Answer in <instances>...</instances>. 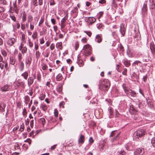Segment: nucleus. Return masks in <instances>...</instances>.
<instances>
[{
    "mask_svg": "<svg viewBox=\"0 0 155 155\" xmlns=\"http://www.w3.org/2000/svg\"><path fill=\"white\" fill-rule=\"evenodd\" d=\"M10 18L11 19L14 21H16V18L14 16H10Z\"/></svg>",
    "mask_w": 155,
    "mask_h": 155,
    "instance_id": "obj_63",
    "label": "nucleus"
},
{
    "mask_svg": "<svg viewBox=\"0 0 155 155\" xmlns=\"http://www.w3.org/2000/svg\"><path fill=\"white\" fill-rule=\"evenodd\" d=\"M41 75L40 73L38 74L37 79L38 81L39 82H40L41 81Z\"/></svg>",
    "mask_w": 155,
    "mask_h": 155,
    "instance_id": "obj_45",
    "label": "nucleus"
},
{
    "mask_svg": "<svg viewBox=\"0 0 155 155\" xmlns=\"http://www.w3.org/2000/svg\"><path fill=\"white\" fill-rule=\"evenodd\" d=\"M94 142V140L93 138L92 137H90L89 139V142L90 143L92 144Z\"/></svg>",
    "mask_w": 155,
    "mask_h": 155,
    "instance_id": "obj_59",
    "label": "nucleus"
},
{
    "mask_svg": "<svg viewBox=\"0 0 155 155\" xmlns=\"http://www.w3.org/2000/svg\"><path fill=\"white\" fill-rule=\"evenodd\" d=\"M151 142L152 146L155 147V138H153L152 139Z\"/></svg>",
    "mask_w": 155,
    "mask_h": 155,
    "instance_id": "obj_43",
    "label": "nucleus"
},
{
    "mask_svg": "<svg viewBox=\"0 0 155 155\" xmlns=\"http://www.w3.org/2000/svg\"><path fill=\"white\" fill-rule=\"evenodd\" d=\"M125 152L124 150H121L119 152L118 155H125Z\"/></svg>",
    "mask_w": 155,
    "mask_h": 155,
    "instance_id": "obj_51",
    "label": "nucleus"
},
{
    "mask_svg": "<svg viewBox=\"0 0 155 155\" xmlns=\"http://www.w3.org/2000/svg\"><path fill=\"white\" fill-rule=\"evenodd\" d=\"M24 125L23 123L20 126V128L19 129V130L21 132L23 131L24 129Z\"/></svg>",
    "mask_w": 155,
    "mask_h": 155,
    "instance_id": "obj_36",
    "label": "nucleus"
},
{
    "mask_svg": "<svg viewBox=\"0 0 155 155\" xmlns=\"http://www.w3.org/2000/svg\"><path fill=\"white\" fill-rule=\"evenodd\" d=\"M139 78L138 76L135 72H134L132 76L131 77V78L132 80H134L135 79H137Z\"/></svg>",
    "mask_w": 155,
    "mask_h": 155,
    "instance_id": "obj_22",
    "label": "nucleus"
},
{
    "mask_svg": "<svg viewBox=\"0 0 155 155\" xmlns=\"http://www.w3.org/2000/svg\"><path fill=\"white\" fill-rule=\"evenodd\" d=\"M39 121L41 123L42 125L44 126L45 124V120L44 118H42L40 119Z\"/></svg>",
    "mask_w": 155,
    "mask_h": 155,
    "instance_id": "obj_30",
    "label": "nucleus"
},
{
    "mask_svg": "<svg viewBox=\"0 0 155 155\" xmlns=\"http://www.w3.org/2000/svg\"><path fill=\"white\" fill-rule=\"evenodd\" d=\"M23 115L24 116H26V115L27 114V112H26V110L25 109V108H24V109L23 110Z\"/></svg>",
    "mask_w": 155,
    "mask_h": 155,
    "instance_id": "obj_60",
    "label": "nucleus"
},
{
    "mask_svg": "<svg viewBox=\"0 0 155 155\" xmlns=\"http://www.w3.org/2000/svg\"><path fill=\"white\" fill-rule=\"evenodd\" d=\"M40 56V53L39 51H36L35 53V57L36 58L38 59Z\"/></svg>",
    "mask_w": 155,
    "mask_h": 155,
    "instance_id": "obj_38",
    "label": "nucleus"
},
{
    "mask_svg": "<svg viewBox=\"0 0 155 155\" xmlns=\"http://www.w3.org/2000/svg\"><path fill=\"white\" fill-rule=\"evenodd\" d=\"M41 107L42 109V110L45 111L47 109V106L45 105H41Z\"/></svg>",
    "mask_w": 155,
    "mask_h": 155,
    "instance_id": "obj_46",
    "label": "nucleus"
},
{
    "mask_svg": "<svg viewBox=\"0 0 155 155\" xmlns=\"http://www.w3.org/2000/svg\"><path fill=\"white\" fill-rule=\"evenodd\" d=\"M4 11V8L3 7L0 6V13H2Z\"/></svg>",
    "mask_w": 155,
    "mask_h": 155,
    "instance_id": "obj_58",
    "label": "nucleus"
},
{
    "mask_svg": "<svg viewBox=\"0 0 155 155\" xmlns=\"http://www.w3.org/2000/svg\"><path fill=\"white\" fill-rule=\"evenodd\" d=\"M85 20L86 22L92 24L95 22L96 19L93 17H86Z\"/></svg>",
    "mask_w": 155,
    "mask_h": 155,
    "instance_id": "obj_4",
    "label": "nucleus"
},
{
    "mask_svg": "<svg viewBox=\"0 0 155 155\" xmlns=\"http://www.w3.org/2000/svg\"><path fill=\"white\" fill-rule=\"evenodd\" d=\"M28 72L25 71L22 74L21 76H22L25 79L27 80L28 77Z\"/></svg>",
    "mask_w": 155,
    "mask_h": 155,
    "instance_id": "obj_23",
    "label": "nucleus"
},
{
    "mask_svg": "<svg viewBox=\"0 0 155 155\" xmlns=\"http://www.w3.org/2000/svg\"><path fill=\"white\" fill-rule=\"evenodd\" d=\"M50 48L52 50L54 49V44L53 43L51 44V45Z\"/></svg>",
    "mask_w": 155,
    "mask_h": 155,
    "instance_id": "obj_61",
    "label": "nucleus"
},
{
    "mask_svg": "<svg viewBox=\"0 0 155 155\" xmlns=\"http://www.w3.org/2000/svg\"><path fill=\"white\" fill-rule=\"evenodd\" d=\"M95 40L98 43H100L102 40V38H101V35H97L96 37Z\"/></svg>",
    "mask_w": 155,
    "mask_h": 155,
    "instance_id": "obj_18",
    "label": "nucleus"
},
{
    "mask_svg": "<svg viewBox=\"0 0 155 155\" xmlns=\"http://www.w3.org/2000/svg\"><path fill=\"white\" fill-rule=\"evenodd\" d=\"M15 41V40L14 38H11L7 41V43L8 45L10 46L12 45Z\"/></svg>",
    "mask_w": 155,
    "mask_h": 155,
    "instance_id": "obj_10",
    "label": "nucleus"
},
{
    "mask_svg": "<svg viewBox=\"0 0 155 155\" xmlns=\"http://www.w3.org/2000/svg\"><path fill=\"white\" fill-rule=\"evenodd\" d=\"M34 82V78L32 77H29L28 80V84L29 87Z\"/></svg>",
    "mask_w": 155,
    "mask_h": 155,
    "instance_id": "obj_13",
    "label": "nucleus"
},
{
    "mask_svg": "<svg viewBox=\"0 0 155 155\" xmlns=\"http://www.w3.org/2000/svg\"><path fill=\"white\" fill-rule=\"evenodd\" d=\"M127 96H130L132 97H136V93L135 92L132 91L131 89L129 90V91L126 94Z\"/></svg>",
    "mask_w": 155,
    "mask_h": 155,
    "instance_id": "obj_8",
    "label": "nucleus"
},
{
    "mask_svg": "<svg viewBox=\"0 0 155 155\" xmlns=\"http://www.w3.org/2000/svg\"><path fill=\"white\" fill-rule=\"evenodd\" d=\"M146 134L145 130L143 129H140L137 130L134 133V135H136L137 137V138L141 137L145 135Z\"/></svg>",
    "mask_w": 155,
    "mask_h": 155,
    "instance_id": "obj_2",
    "label": "nucleus"
},
{
    "mask_svg": "<svg viewBox=\"0 0 155 155\" xmlns=\"http://www.w3.org/2000/svg\"><path fill=\"white\" fill-rule=\"evenodd\" d=\"M18 57L19 61L21 62L22 59V54L21 53H19Z\"/></svg>",
    "mask_w": 155,
    "mask_h": 155,
    "instance_id": "obj_47",
    "label": "nucleus"
},
{
    "mask_svg": "<svg viewBox=\"0 0 155 155\" xmlns=\"http://www.w3.org/2000/svg\"><path fill=\"white\" fill-rule=\"evenodd\" d=\"M24 64L23 62H21L20 65L19 69L20 70L22 71L24 69Z\"/></svg>",
    "mask_w": 155,
    "mask_h": 155,
    "instance_id": "obj_29",
    "label": "nucleus"
},
{
    "mask_svg": "<svg viewBox=\"0 0 155 155\" xmlns=\"http://www.w3.org/2000/svg\"><path fill=\"white\" fill-rule=\"evenodd\" d=\"M84 135H81L78 140V143L79 144H82L84 142Z\"/></svg>",
    "mask_w": 155,
    "mask_h": 155,
    "instance_id": "obj_11",
    "label": "nucleus"
},
{
    "mask_svg": "<svg viewBox=\"0 0 155 155\" xmlns=\"http://www.w3.org/2000/svg\"><path fill=\"white\" fill-rule=\"evenodd\" d=\"M28 43H29V46L30 48H32L33 47V43H32L31 41H30V40L29 39L28 40Z\"/></svg>",
    "mask_w": 155,
    "mask_h": 155,
    "instance_id": "obj_50",
    "label": "nucleus"
},
{
    "mask_svg": "<svg viewBox=\"0 0 155 155\" xmlns=\"http://www.w3.org/2000/svg\"><path fill=\"white\" fill-rule=\"evenodd\" d=\"M84 32L86 33L88 36L90 37H91L92 35V33L90 31H84Z\"/></svg>",
    "mask_w": 155,
    "mask_h": 155,
    "instance_id": "obj_54",
    "label": "nucleus"
},
{
    "mask_svg": "<svg viewBox=\"0 0 155 155\" xmlns=\"http://www.w3.org/2000/svg\"><path fill=\"white\" fill-rule=\"evenodd\" d=\"M150 9H153L155 8V1L154 0H152L151 2L150 0Z\"/></svg>",
    "mask_w": 155,
    "mask_h": 155,
    "instance_id": "obj_19",
    "label": "nucleus"
},
{
    "mask_svg": "<svg viewBox=\"0 0 155 155\" xmlns=\"http://www.w3.org/2000/svg\"><path fill=\"white\" fill-rule=\"evenodd\" d=\"M64 104V101H61L60 102L59 104V106L60 107H62L63 108H64V107L63 106V105Z\"/></svg>",
    "mask_w": 155,
    "mask_h": 155,
    "instance_id": "obj_62",
    "label": "nucleus"
},
{
    "mask_svg": "<svg viewBox=\"0 0 155 155\" xmlns=\"http://www.w3.org/2000/svg\"><path fill=\"white\" fill-rule=\"evenodd\" d=\"M13 5H14L13 9L15 10V12L16 14H18V9L17 8V6L15 4H14Z\"/></svg>",
    "mask_w": 155,
    "mask_h": 155,
    "instance_id": "obj_31",
    "label": "nucleus"
},
{
    "mask_svg": "<svg viewBox=\"0 0 155 155\" xmlns=\"http://www.w3.org/2000/svg\"><path fill=\"white\" fill-rule=\"evenodd\" d=\"M150 48L152 53L155 55V45L153 42H151L150 44Z\"/></svg>",
    "mask_w": 155,
    "mask_h": 155,
    "instance_id": "obj_9",
    "label": "nucleus"
},
{
    "mask_svg": "<svg viewBox=\"0 0 155 155\" xmlns=\"http://www.w3.org/2000/svg\"><path fill=\"white\" fill-rule=\"evenodd\" d=\"M44 21V18H41V20H40L39 24H38V26H40L41 25V24L43 23Z\"/></svg>",
    "mask_w": 155,
    "mask_h": 155,
    "instance_id": "obj_56",
    "label": "nucleus"
},
{
    "mask_svg": "<svg viewBox=\"0 0 155 155\" xmlns=\"http://www.w3.org/2000/svg\"><path fill=\"white\" fill-rule=\"evenodd\" d=\"M2 54L4 57L6 56L7 55L6 52L5 51H2Z\"/></svg>",
    "mask_w": 155,
    "mask_h": 155,
    "instance_id": "obj_55",
    "label": "nucleus"
},
{
    "mask_svg": "<svg viewBox=\"0 0 155 155\" xmlns=\"http://www.w3.org/2000/svg\"><path fill=\"white\" fill-rule=\"evenodd\" d=\"M144 153V150L142 148L137 149L134 152V155H142Z\"/></svg>",
    "mask_w": 155,
    "mask_h": 155,
    "instance_id": "obj_5",
    "label": "nucleus"
},
{
    "mask_svg": "<svg viewBox=\"0 0 155 155\" xmlns=\"http://www.w3.org/2000/svg\"><path fill=\"white\" fill-rule=\"evenodd\" d=\"M32 58L30 56H28L26 57V64H28L30 65L31 62Z\"/></svg>",
    "mask_w": 155,
    "mask_h": 155,
    "instance_id": "obj_16",
    "label": "nucleus"
},
{
    "mask_svg": "<svg viewBox=\"0 0 155 155\" xmlns=\"http://www.w3.org/2000/svg\"><path fill=\"white\" fill-rule=\"evenodd\" d=\"M28 21L31 22V21L33 20V17H32L31 15H29L28 16Z\"/></svg>",
    "mask_w": 155,
    "mask_h": 155,
    "instance_id": "obj_44",
    "label": "nucleus"
},
{
    "mask_svg": "<svg viewBox=\"0 0 155 155\" xmlns=\"http://www.w3.org/2000/svg\"><path fill=\"white\" fill-rule=\"evenodd\" d=\"M99 83H100V84H103L104 86L105 85H106L107 84V85H108V87H109L110 85L109 81L107 79H105L103 80H100L99 81Z\"/></svg>",
    "mask_w": 155,
    "mask_h": 155,
    "instance_id": "obj_7",
    "label": "nucleus"
},
{
    "mask_svg": "<svg viewBox=\"0 0 155 155\" xmlns=\"http://www.w3.org/2000/svg\"><path fill=\"white\" fill-rule=\"evenodd\" d=\"M127 69L125 68L124 69V71L122 72V74L125 75H127Z\"/></svg>",
    "mask_w": 155,
    "mask_h": 155,
    "instance_id": "obj_52",
    "label": "nucleus"
},
{
    "mask_svg": "<svg viewBox=\"0 0 155 155\" xmlns=\"http://www.w3.org/2000/svg\"><path fill=\"white\" fill-rule=\"evenodd\" d=\"M103 26V24H101L97 25V27L99 29H102Z\"/></svg>",
    "mask_w": 155,
    "mask_h": 155,
    "instance_id": "obj_42",
    "label": "nucleus"
},
{
    "mask_svg": "<svg viewBox=\"0 0 155 155\" xmlns=\"http://www.w3.org/2000/svg\"><path fill=\"white\" fill-rule=\"evenodd\" d=\"M10 63L12 65L15 64V58L12 56H10Z\"/></svg>",
    "mask_w": 155,
    "mask_h": 155,
    "instance_id": "obj_26",
    "label": "nucleus"
},
{
    "mask_svg": "<svg viewBox=\"0 0 155 155\" xmlns=\"http://www.w3.org/2000/svg\"><path fill=\"white\" fill-rule=\"evenodd\" d=\"M48 68V66L45 64H44L43 65L42 67V69L43 70H46L47 68Z\"/></svg>",
    "mask_w": 155,
    "mask_h": 155,
    "instance_id": "obj_53",
    "label": "nucleus"
},
{
    "mask_svg": "<svg viewBox=\"0 0 155 155\" xmlns=\"http://www.w3.org/2000/svg\"><path fill=\"white\" fill-rule=\"evenodd\" d=\"M122 87L126 94L129 91V90L128 89L127 87L126 86V85L125 84H123Z\"/></svg>",
    "mask_w": 155,
    "mask_h": 155,
    "instance_id": "obj_25",
    "label": "nucleus"
},
{
    "mask_svg": "<svg viewBox=\"0 0 155 155\" xmlns=\"http://www.w3.org/2000/svg\"><path fill=\"white\" fill-rule=\"evenodd\" d=\"M57 48H58L61 50L62 49V43L61 42L58 43L56 45Z\"/></svg>",
    "mask_w": 155,
    "mask_h": 155,
    "instance_id": "obj_32",
    "label": "nucleus"
},
{
    "mask_svg": "<svg viewBox=\"0 0 155 155\" xmlns=\"http://www.w3.org/2000/svg\"><path fill=\"white\" fill-rule=\"evenodd\" d=\"M23 16L22 17V21L23 22L25 21L26 20V15L25 11L22 13Z\"/></svg>",
    "mask_w": 155,
    "mask_h": 155,
    "instance_id": "obj_28",
    "label": "nucleus"
},
{
    "mask_svg": "<svg viewBox=\"0 0 155 155\" xmlns=\"http://www.w3.org/2000/svg\"><path fill=\"white\" fill-rule=\"evenodd\" d=\"M120 133H118L116 135L115 137L111 139V141L112 142H113L114 141L118 140L120 138Z\"/></svg>",
    "mask_w": 155,
    "mask_h": 155,
    "instance_id": "obj_20",
    "label": "nucleus"
},
{
    "mask_svg": "<svg viewBox=\"0 0 155 155\" xmlns=\"http://www.w3.org/2000/svg\"><path fill=\"white\" fill-rule=\"evenodd\" d=\"M123 62L124 63L125 66L127 67H129L130 65V62L125 59H124L123 60Z\"/></svg>",
    "mask_w": 155,
    "mask_h": 155,
    "instance_id": "obj_21",
    "label": "nucleus"
},
{
    "mask_svg": "<svg viewBox=\"0 0 155 155\" xmlns=\"http://www.w3.org/2000/svg\"><path fill=\"white\" fill-rule=\"evenodd\" d=\"M0 3L6 5L7 4V2L6 0H0Z\"/></svg>",
    "mask_w": 155,
    "mask_h": 155,
    "instance_id": "obj_37",
    "label": "nucleus"
},
{
    "mask_svg": "<svg viewBox=\"0 0 155 155\" xmlns=\"http://www.w3.org/2000/svg\"><path fill=\"white\" fill-rule=\"evenodd\" d=\"M83 50H84V54L85 57L91 54V47L88 44L84 45Z\"/></svg>",
    "mask_w": 155,
    "mask_h": 155,
    "instance_id": "obj_1",
    "label": "nucleus"
},
{
    "mask_svg": "<svg viewBox=\"0 0 155 155\" xmlns=\"http://www.w3.org/2000/svg\"><path fill=\"white\" fill-rule=\"evenodd\" d=\"M116 132L117 131L116 130H114L112 131L110 136V137H113V136H115L116 134L117 135V134H116Z\"/></svg>",
    "mask_w": 155,
    "mask_h": 155,
    "instance_id": "obj_39",
    "label": "nucleus"
},
{
    "mask_svg": "<svg viewBox=\"0 0 155 155\" xmlns=\"http://www.w3.org/2000/svg\"><path fill=\"white\" fill-rule=\"evenodd\" d=\"M99 88L102 91L106 92L108 90L109 87H108V85H107L104 86L103 84H100V83H99Z\"/></svg>",
    "mask_w": 155,
    "mask_h": 155,
    "instance_id": "obj_3",
    "label": "nucleus"
},
{
    "mask_svg": "<svg viewBox=\"0 0 155 155\" xmlns=\"http://www.w3.org/2000/svg\"><path fill=\"white\" fill-rule=\"evenodd\" d=\"M149 55L148 54L144 55L142 57V60L143 61L148 62L149 60Z\"/></svg>",
    "mask_w": 155,
    "mask_h": 155,
    "instance_id": "obj_14",
    "label": "nucleus"
},
{
    "mask_svg": "<svg viewBox=\"0 0 155 155\" xmlns=\"http://www.w3.org/2000/svg\"><path fill=\"white\" fill-rule=\"evenodd\" d=\"M6 106V104L5 103L2 104V108L0 109V112H3L5 111V108Z\"/></svg>",
    "mask_w": 155,
    "mask_h": 155,
    "instance_id": "obj_33",
    "label": "nucleus"
},
{
    "mask_svg": "<svg viewBox=\"0 0 155 155\" xmlns=\"http://www.w3.org/2000/svg\"><path fill=\"white\" fill-rule=\"evenodd\" d=\"M62 78L63 77L61 74L59 73L56 76V80L57 81H60L62 80Z\"/></svg>",
    "mask_w": 155,
    "mask_h": 155,
    "instance_id": "obj_24",
    "label": "nucleus"
},
{
    "mask_svg": "<svg viewBox=\"0 0 155 155\" xmlns=\"http://www.w3.org/2000/svg\"><path fill=\"white\" fill-rule=\"evenodd\" d=\"M9 85L7 84H5L4 86L2 87L1 88V90L3 91H8L9 90L10 88H9Z\"/></svg>",
    "mask_w": 155,
    "mask_h": 155,
    "instance_id": "obj_12",
    "label": "nucleus"
},
{
    "mask_svg": "<svg viewBox=\"0 0 155 155\" xmlns=\"http://www.w3.org/2000/svg\"><path fill=\"white\" fill-rule=\"evenodd\" d=\"M66 19L65 18V17L63 18L61 21V28L62 29L64 28L65 26V21Z\"/></svg>",
    "mask_w": 155,
    "mask_h": 155,
    "instance_id": "obj_15",
    "label": "nucleus"
},
{
    "mask_svg": "<svg viewBox=\"0 0 155 155\" xmlns=\"http://www.w3.org/2000/svg\"><path fill=\"white\" fill-rule=\"evenodd\" d=\"M120 31L122 36H124L126 30L125 28L124 25L123 24H122L120 25Z\"/></svg>",
    "mask_w": 155,
    "mask_h": 155,
    "instance_id": "obj_6",
    "label": "nucleus"
},
{
    "mask_svg": "<svg viewBox=\"0 0 155 155\" xmlns=\"http://www.w3.org/2000/svg\"><path fill=\"white\" fill-rule=\"evenodd\" d=\"M145 3L146 2H145L142 8V13H143L144 14L146 13L147 11V4Z\"/></svg>",
    "mask_w": 155,
    "mask_h": 155,
    "instance_id": "obj_17",
    "label": "nucleus"
},
{
    "mask_svg": "<svg viewBox=\"0 0 155 155\" xmlns=\"http://www.w3.org/2000/svg\"><path fill=\"white\" fill-rule=\"evenodd\" d=\"M62 86L58 85L57 88V90L59 93H61L62 91Z\"/></svg>",
    "mask_w": 155,
    "mask_h": 155,
    "instance_id": "obj_27",
    "label": "nucleus"
},
{
    "mask_svg": "<svg viewBox=\"0 0 155 155\" xmlns=\"http://www.w3.org/2000/svg\"><path fill=\"white\" fill-rule=\"evenodd\" d=\"M54 116L56 117H57L58 115V110L56 109H55L54 110Z\"/></svg>",
    "mask_w": 155,
    "mask_h": 155,
    "instance_id": "obj_48",
    "label": "nucleus"
},
{
    "mask_svg": "<svg viewBox=\"0 0 155 155\" xmlns=\"http://www.w3.org/2000/svg\"><path fill=\"white\" fill-rule=\"evenodd\" d=\"M87 40L86 38H83L81 40V41L84 43L87 42Z\"/></svg>",
    "mask_w": 155,
    "mask_h": 155,
    "instance_id": "obj_64",
    "label": "nucleus"
},
{
    "mask_svg": "<svg viewBox=\"0 0 155 155\" xmlns=\"http://www.w3.org/2000/svg\"><path fill=\"white\" fill-rule=\"evenodd\" d=\"M119 50L123 52L124 51V48L123 46L121 45V44L119 45Z\"/></svg>",
    "mask_w": 155,
    "mask_h": 155,
    "instance_id": "obj_40",
    "label": "nucleus"
},
{
    "mask_svg": "<svg viewBox=\"0 0 155 155\" xmlns=\"http://www.w3.org/2000/svg\"><path fill=\"white\" fill-rule=\"evenodd\" d=\"M108 110L110 113V114L111 115H112L113 114V113L112 110V108L111 107H110L108 108Z\"/></svg>",
    "mask_w": 155,
    "mask_h": 155,
    "instance_id": "obj_35",
    "label": "nucleus"
},
{
    "mask_svg": "<svg viewBox=\"0 0 155 155\" xmlns=\"http://www.w3.org/2000/svg\"><path fill=\"white\" fill-rule=\"evenodd\" d=\"M37 37V33L36 31L35 32L32 36V37L34 39H35Z\"/></svg>",
    "mask_w": 155,
    "mask_h": 155,
    "instance_id": "obj_49",
    "label": "nucleus"
},
{
    "mask_svg": "<svg viewBox=\"0 0 155 155\" xmlns=\"http://www.w3.org/2000/svg\"><path fill=\"white\" fill-rule=\"evenodd\" d=\"M27 50V48L26 47H24L21 50V53L23 54L25 53H26Z\"/></svg>",
    "mask_w": 155,
    "mask_h": 155,
    "instance_id": "obj_34",
    "label": "nucleus"
},
{
    "mask_svg": "<svg viewBox=\"0 0 155 155\" xmlns=\"http://www.w3.org/2000/svg\"><path fill=\"white\" fill-rule=\"evenodd\" d=\"M106 2L105 0H100L99 1V3L100 4H102L105 3Z\"/></svg>",
    "mask_w": 155,
    "mask_h": 155,
    "instance_id": "obj_57",
    "label": "nucleus"
},
{
    "mask_svg": "<svg viewBox=\"0 0 155 155\" xmlns=\"http://www.w3.org/2000/svg\"><path fill=\"white\" fill-rule=\"evenodd\" d=\"M25 100L26 101V104L28 103L29 101L30 100V98L27 95L25 97Z\"/></svg>",
    "mask_w": 155,
    "mask_h": 155,
    "instance_id": "obj_41",
    "label": "nucleus"
}]
</instances>
